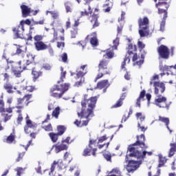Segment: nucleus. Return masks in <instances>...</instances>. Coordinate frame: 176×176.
Here are the masks:
<instances>
[{
    "label": "nucleus",
    "instance_id": "41",
    "mask_svg": "<svg viewBox=\"0 0 176 176\" xmlns=\"http://www.w3.org/2000/svg\"><path fill=\"white\" fill-rule=\"evenodd\" d=\"M64 131H65V127L64 126H58V135H63L64 134Z\"/></svg>",
    "mask_w": 176,
    "mask_h": 176
},
{
    "label": "nucleus",
    "instance_id": "50",
    "mask_svg": "<svg viewBox=\"0 0 176 176\" xmlns=\"http://www.w3.org/2000/svg\"><path fill=\"white\" fill-rule=\"evenodd\" d=\"M105 74H108V71H103V72H99V74L96 76V79H100L102 78V76L105 75Z\"/></svg>",
    "mask_w": 176,
    "mask_h": 176
},
{
    "label": "nucleus",
    "instance_id": "49",
    "mask_svg": "<svg viewBox=\"0 0 176 176\" xmlns=\"http://www.w3.org/2000/svg\"><path fill=\"white\" fill-rule=\"evenodd\" d=\"M61 74H60V80L65 79V75H67V72H64V69L63 67L60 68Z\"/></svg>",
    "mask_w": 176,
    "mask_h": 176
},
{
    "label": "nucleus",
    "instance_id": "17",
    "mask_svg": "<svg viewBox=\"0 0 176 176\" xmlns=\"http://www.w3.org/2000/svg\"><path fill=\"white\" fill-rule=\"evenodd\" d=\"M57 165H58V167L60 170L65 168V165L64 164V163H63V160H58V161H54V162L51 166V173H50V175H52V173H53V171H54V168H55L56 166H57Z\"/></svg>",
    "mask_w": 176,
    "mask_h": 176
},
{
    "label": "nucleus",
    "instance_id": "22",
    "mask_svg": "<svg viewBox=\"0 0 176 176\" xmlns=\"http://www.w3.org/2000/svg\"><path fill=\"white\" fill-rule=\"evenodd\" d=\"M5 112H8V113H12V112H13V110L10 107L5 110V103L3 102V100H0V113H3Z\"/></svg>",
    "mask_w": 176,
    "mask_h": 176
},
{
    "label": "nucleus",
    "instance_id": "53",
    "mask_svg": "<svg viewBox=\"0 0 176 176\" xmlns=\"http://www.w3.org/2000/svg\"><path fill=\"white\" fill-rule=\"evenodd\" d=\"M72 38H76V35H78V29H74L71 31Z\"/></svg>",
    "mask_w": 176,
    "mask_h": 176
},
{
    "label": "nucleus",
    "instance_id": "27",
    "mask_svg": "<svg viewBox=\"0 0 176 176\" xmlns=\"http://www.w3.org/2000/svg\"><path fill=\"white\" fill-rule=\"evenodd\" d=\"M144 97H145V90L140 92V96L136 102V107L141 108V101H144Z\"/></svg>",
    "mask_w": 176,
    "mask_h": 176
},
{
    "label": "nucleus",
    "instance_id": "63",
    "mask_svg": "<svg viewBox=\"0 0 176 176\" xmlns=\"http://www.w3.org/2000/svg\"><path fill=\"white\" fill-rule=\"evenodd\" d=\"M45 131H52L53 130V128H52V125L49 124L48 126H46L44 127Z\"/></svg>",
    "mask_w": 176,
    "mask_h": 176
},
{
    "label": "nucleus",
    "instance_id": "47",
    "mask_svg": "<svg viewBox=\"0 0 176 176\" xmlns=\"http://www.w3.org/2000/svg\"><path fill=\"white\" fill-rule=\"evenodd\" d=\"M111 9H112V4L110 3L109 7L107 6L106 8H103V12H104V13H109Z\"/></svg>",
    "mask_w": 176,
    "mask_h": 176
},
{
    "label": "nucleus",
    "instance_id": "13",
    "mask_svg": "<svg viewBox=\"0 0 176 176\" xmlns=\"http://www.w3.org/2000/svg\"><path fill=\"white\" fill-rule=\"evenodd\" d=\"M52 149L55 153H60V152H63V151H67V149H68V146L61 142L60 143L58 142L52 146Z\"/></svg>",
    "mask_w": 176,
    "mask_h": 176
},
{
    "label": "nucleus",
    "instance_id": "37",
    "mask_svg": "<svg viewBox=\"0 0 176 176\" xmlns=\"http://www.w3.org/2000/svg\"><path fill=\"white\" fill-rule=\"evenodd\" d=\"M156 80H159V75L155 74L153 76V78H151L150 85H155V82H159V81Z\"/></svg>",
    "mask_w": 176,
    "mask_h": 176
},
{
    "label": "nucleus",
    "instance_id": "24",
    "mask_svg": "<svg viewBox=\"0 0 176 176\" xmlns=\"http://www.w3.org/2000/svg\"><path fill=\"white\" fill-rule=\"evenodd\" d=\"M108 87H109L108 80H104L98 83V89H108Z\"/></svg>",
    "mask_w": 176,
    "mask_h": 176
},
{
    "label": "nucleus",
    "instance_id": "39",
    "mask_svg": "<svg viewBox=\"0 0 176 176\" xmlns=\"http://www.w3.org/2000/svg\"><path fill=\"white\" fill-rule=\"evenodd\" d=\"M136 118L140 122H144L145 120V116L142 114V113H137Z\"/></svg>",
    "mask_w": 176,
    "mask_h": 176
},
{
    "label": "nucleus",
    "instance_id": "60",
    "mask_svg": "<svg viewBox=\"0 0 176 176\" xmlns=\"http://www.w3.org/2000/svg\"><path fill=\"white\" fill-rule=\"evenodd\" d=\"M43 68H44V69L46 71H50V69H52V65L47 63L43 65Z\"/></svg>",
    "mask_w": 176,
    "mask_h": 176
},
{
    "label": "nucleus",
    "instance_id": "35",
    "mask_svg": "<svg viewBox=\"0 0 176 176\" xmlns=\"http://www.w3.org/2000/svg\"><path fill=\"white\" fill-rule=\"evenodd\" d=\"M159 157H160V163L158 164V167H163V166H164V163L167 162V159H166L162 155H160Z\"/></svg>",
    "mask_w": 176,
    "mask_h": 176
},
{
    "label": "nucleus",
    "instance_id": "7",
    "mask_svg": "<svg viewBox=\"0 0 176 176\" xmlns=\"http://www.w3.org/2000/svg\"><path fill=\"white\" fill-rule=\"evenodd\" d=\"M87 65H82L79 69H78L76 72V78L80 79V81H78L75 83V86L76 87H79V86H82L83 83H85V75L87 73V70H85V68H86Z\"/></svg>",
    "mask_w": 176,
    "mask_h": 176
},
{
    "label": "nucleus",
    "instance_id": "43",
    "mask_svg": "<svg viewBox=\"0 0 176 176\" xmlns=\"http://www.w3.org/2000/svg\"><path fill=\"white\" fill-rule=\"evenodd\" d=\"M32 75L36 79V78H39V76H41V75H42V73L41 72L36 71L35 69H32Z\"/></svg>",
    "mask_w": 176,
    "mask_h": 176
},
{
    "label": "nucleus",
    "instance_id": "64",
    "mask_svg": "<svg viewBox=\"0 0 176 176\" xmlns=\"http://www.w3.org/2000/svg\"><path fill=\"white\" fill-rule=\"evenodd\" d=\"M138 45L140 49H144V47H145V44H143V43L141 41H138Z\"/></svg>",
    "mask_w": 176,
    "mask_h": 176
},
{
    "label": "nucleus",
    "instance_id": "32",
    "mask_svg": "<svg viewBox=\"0 0 176 176\" xmlns=\"http://www.w3.org/2000/svg\"><path fill=\"white\" fill-rule=\"evenodd\" d=\"M104 57L105 58H113L115 57V54L113 53V51L109 50L106 52V55H104Z\"/></svg>",
    "mask_w": 176,
    "mask_h": 176
},
{
    "label": "nucleus",
    "instance_id": "31",
    "mask_svg": "<svg viewBox=\"0 0 176 176\" xmlns=\"http://www.w3.org/2000/svg\"><path fill=\"white\" fill-rule=\"evenodd\" d=\"M108 138H107V135H104L98 138V144L99 149H101L102 148L103 146H105V144H102V142L106 141V140Z\"/></svg>",
    "mask_w": 176,
    "mask_h": 176
},
{
    "label": "nucleus",
    "instance_id": "38",
    "mask_svg": "<svg viewBox=\"0 0 176 176\" xmlns=\"http://www.w3.org/2000/svg\"><path fill=\"white\" fill-rule=\"evenodd\" d=\"M60 115V107H56L52 112V116L58 119V116Z\"/></svg>",
    "mask_w": 176,
    "mask_h": 176
},
{
    "label": "nucleus",
    "instance_id": "10",
    "mask_svg": "<svg viewBox=\"0 0 176 176\" xmlns=\"http://www.w3.org/2000/svg\"><path fill=\"white\" fill-rule=\"evenodd\" d=\"M140 164H141V160L140 159L138 161L131 160L126 165V169L128 173H133V171H135L140 167Z\"/></svg>",
    "mask_w": 176,
    "mask_h": 176
},
{
    "label": "nucleus",
    "instance_id": "58",
    "mask_svg": "<svg viewBox=\"0 0 176 176\" xmlns=\"http://www.w3.org/2000/svg\"><path fill=\"white\" fill-rule=\"evenodd\" d=\"M32 21L33 22V23L36 25L38 24H39L40 25H42L44 24L45 21L42 20V21H35L34 19H32Z\"/></svg>",
    "mask_w": 176,
    "mask_h": 176
},
{
    "label": "nucleus",
    "instance_id": "51",
    "mask_svg": "<svg viewBox=\"0 0 176 176\" xmlns=\"http://www.w3.org/2000/svg\"><path fill=\"white\" fill-rule=\"evenodd\" d=\"M61 58L63 63H67V60H68V55L67 53H63L61 56Z\"/></svg>",
    "mask_w": 176,
    "mask_h": 176
},
{
    "label": "nucleus",
    "instance_id": "26",
    "mask_svg": "<svg viewBox=\"0 0 176 176\" xmlns=\"http://www.w3.org/2000/svg\"><path fill=\"white\" fill-rule=\"evenodd\" d=\"M107 65H108V63L107 60H100L99 63V72H102L104 71H107Z\"/></svg>",
    "mask_w": 176,
    "mask_h": 176
},
{
    "label": "nucleus",
    "instance_id": "14",
    "mask_svg": "<svg viewBox=\"0 0 176 176\" xmlns=\"http://www.w3.org/2000/svg\"><path fill=\"white\" fill-rule=\"evenodd\" d=\"M157 51L160 57H162V58H165V59L168 58L170 56V52L168 51V48L166 46L161 45L157 49Z\"/></svg>",
    "mask_w": 176,
    "mask_h": 176
},
{
    "label": "nucleus",
    "instance_id": "4",
    "mask_svg": "<svg viewBox=\"0 0 176 176\" xmlns=\"http://www.w3.org/2000/svg\"><path fill=\"white\" fill-rule=\"evenodd\" d=\"M8 66L6 67V71H8L9 68L11 67L12 74H13L14 76L16 78H20L21 76V73L25 67L21 65V61L14 62L13 60H7Z\"/></svg>",
    "mask_w": 176,
    "mask_h": 176
},
{
    "label": "nucleus",
    "instance_id": "3",
    "mask_svg": "<svg viewBox=\"0 0 176 176\" xmlns=\"http://www.w3.org/2000/svg\"><path fill=\"white\" fill-rule=\"evenodd\" d=\"M126 50L128 54L133 57L132 60L133 62V65H138L140 68V67L144 64V55L142 54L141 57L138 56V55L135 54V52H137V46L133 45V44L128 45Z\"/></svg>",
    "mask_w": 176,
    "mask_h": 176
},
{
    "label": "nucleus",
    "instance_id": "44",
    "mask_svg": "<svg viewBox=\"0 0 176 176\" xmlns=\"http://www.w3.org/2000/svg\"><path fill=\"white\" fill-rule=\"evenodd\" d=\"M172 68H174V69H176V65H175L174 66H164L163 71L164 72H166L167 71H170Z\"/></svg>",
    "mask_w": 176,
    "mask_h": 176
},
{
    "label": "nucleus",
    "instance_id": "61",
    "mask_svg": "<svg viewBox=\"0 0 176 176\" xmlns=\"http://www.w3.org/2000/svg\"><path fill=\"white\" fill-rule=\"evenodd\" d=\"M53 30H54V39L52 40L51 42H56V41H58V38H57V32H56L54 28H53Z\"/></svg>",
    "mask_w": 176,
    "mask_h": 176
},
{
    "label": "nucleus",
    "instance_id": "48",
    "mask_svg": "<svg viewBox=\"0 0 176 176\" xmlns=\"http://www.w3.org/2000/svg\"><path fill=\"white\" fill-rule=\"evenodd\" d=\"M16 176H21V174H23V173H24V168H17L16 169Z\"/></svg>",
    "mask_w": 176,
    "mask_h": 176
},
{
    "label": "nucleus",
    "instance_id": "52",
    "mask_svg": "<svg viewBox=\"0 0 176 176\" xmlns=\"http://www.w3.org/2000/svg\"><path fill=\"white\" fill-rule=\"evenodd\" d=\"M126 63H130V57L127 56L124 59V61L122 63V68H124V65H126Z\"/></svg>",
    "mask_w": 176,
    "mask_h": 176
},
{
    "label": "nucleus",
    "instance_id": "16",
    "mask_svg": "<svg viewBox=\"0 0 176 176\" xmlns=\"http://www.w3.org/2000/svg\"><path fill=\"white\" fill-rule=\"evenodd\" d=\"M26 124L27 126L25 127V132L26 134L31 133V131L29 130L30 129H35V127H36V124L32 123V121L30 120L28 115L26 116Z\"/></svg>",
    "mask_w": 176,
    "mask_h": 176
},
{
    "label": "nucleus",
    "instance_id": "56",
    "mask_svg": "<svg viewBox=\"0 0 176 176\" xmlns=\"http://www.w3.org/2000/svg\"><path fill=\"white\" fill-rule=\"evenodd\" d=\"M146 97L147 98V107H149L150 104H151V98H152V95H151V94H147L146 95Z\"/></svg>",
    "mask_w": 176,
    "mask_h": 176
},
{
    "label": "nucleus",
    "instance_id": "40",
    "mask_svg": "<svg viewBox=\"0 0 176 176\" xmlns=\"http://www.w3.org/2000/svg\"><path fill=\"white\" fill-rule=\"evenodd\" d=\"M113 46L112 47V50H117L118 46H119V38H116L113 41Z\"/></svg>",
    "mask_w": 176,
    "mask_h": 176
},
{
    "label": "nucleus",
    "instance_id": "57",
    "mask_svg": "<svg viewBox=\"0 0 176 176\" xmlns=\"http://www.w3.org/2000/svg\"><path fill=\"white\" fill-rule=\"evenodd\" d=\"M122 104L123 101L120 99L114 105V108H119V107H122Z\"/></svg>",
    "mask_w": 176,
    "mask_h": 176
},
{
    "label": "nucleus",
    "instance_id": "8",
    "mask_svg": "<svg viewBox=\"0 0 176 176\" xmlns=\"http://www.w3.org/2000/svg\"><path fill=\"white\" fill-rule=\"evenodd\" d=\"M154 104L159 108H166V109L169 108L168 104H167V98L159 94L155 98Z\"/></svg>",
    "mask_w": 176,
    "mask_h": 176
},
{
    "label": "nucleus",
    "instance_id": "19",
    "mask_svg": "<svg viewBox=\"0 0 176 176\" xmlns=\"http://www.w3.org/2000/svg\"><path fill=\"white\" fill-rule=\"evenodd\" d=\"M21 9L22 10V16L23 17H28L31 13H32V10L31 8H28L27 6H21Z\"/></svg>",
    "mask_w": 176,
    "mask_h": 176
},
{
    "label": "nucleus",
    "instance_id": "1",
    "mask_svg": "<svg viewBox=\"0 0 176 176\" xmlns=\"http://www.w3.org/2000/svg\"><path fill=\"white\" fill-rule=\"evenodd\" d=\"M87 96H84V100L81 102V111H78V118H81L82 121L76 120L74 124L77 127H82V126H87L90 118H93V110L96 108L97 103V96L91 97L87 100Z\"/></svg>",
    "mask_w": 176,
    "mask_h": 176
},
{
    "label": "nucleus",
    "instance_id": "36",
    "mask_svg": "<svg viewBox=\"0 0 176 176\" xmlns=\"http://www.w3.org/2000/svg\"><path fill=\"white\" fill-rule=\"evenodd\" d=\"M51 14L52 17L54 19H58V12L56 11H46V14Z\"/></svg>",
    "mask_w": 176,
    "mask_h": 176
},
{
    "label": "nucleus",
    "instance_id": "20",
    "mask_svg": "<svg viewBox=\"0 0 176 176\" xmlns=\"http://www.w3.org/2000/svg\"><path fill=\"white\" fill-rule=\"evenodd\" d=\"M34 58L35 56H34V55L28 53L26 54V56L23 57V61L25 63L26 65H30V64H32V63H34Z\"/></svg>",
    "mask_w": 176,
    "mask_h": 176
},
{
    "label": "nucleus",
    "instance_id": "11",
    "mask_svg": "<svg viewBox=\"0 0 176 176\" xmlns=\"http://www.w3.org/2000/svg\"><path fill=\"white\" fill-rule=\"evenodd\" d=\"M153 86L154 87V93L155 96L159 95V91L163 94L166 91V84H164V82H154V85H153Z\"/></svg>",
    "mask_w": 176,
    "mask_h": 176
},
{
    "label": "nucleus",
    "instance_id": "34",
    "mask_svg": "<svg viewBox=\"0 0 176 176\" xmlns=\"http://www.w3.org/2000/svg\"><path fill=\"white\" fill-rule=\"evenodd\" d=\"M159 120L160 122H162L163 123H165L168 130H170V128L168 127V123H170V120L168 118L160 117Z\"/></svg>",
    "mask_w": 176,
    "mask_h": 176
},
{
    "label": "nucleus",
    "instance_id": "62",
    "mask_svg": "<svg viewBox=\"0 0 176 176\" xmlns=\"http://www.w3.org/2000/svg\"><path fill=\"white\" fill-rule=\"evenodd\" d=\"M64 46H65L64 42L58 41L57 47H58L59 49H63L64 47Z\"/></svg>",
    "mask_w": 176,
    "mask_h": 176
},
{
    "label": "nucleus",
    "instance_id": "55",
    "mask_svg": "<svg viewBox=\"0 0 176 176\" xmlns=\"http://www.w3.org/2000/svg\"><path fill=\"white\" fill-rule=\"evenodd\" d=\"M34 39L36 42H41L43 39V37L41 35H36L34 37Z\"/></svg>",
    "mask_w": 176,
    "mask_h": 176
},
{
    "label": "nucleus",
    "instance_id": "25",
    "mask_svg": "<svg viewBox=\"0 0 176 176\" xmlns=\"http://www.w3.org/2000/svg\"><path fill=\"white\" fill-rule=\"evenodd\" d=\"M164 1L167 0H159L158 3L155 5L156 8H157V9H162V7L164 5L166 9H168V8L170 7V4Z\"/></svg>",
    "mask_w": 176,
    "mask_h": 176
},
{
    "label": "nucleus",
    "instance_id": "59",
    "mask_svg": "<svg viewBox=\"0 0 176 176\" xmlns=\"http://www.w3.org/2000/svg\"><path fill=\"white\" fill-rule=\"evenodd\" d=\"M138 130H140V131H146V128H145L144 126H141V124L140 123V122H138Z\"/></svg>",
    "mask_w": 176,
    "mask_h": 176
},
{
    "label": "nucleus",
    "instance_id": "15",
    "mask_svg": "<svg viewBox=\"0 0 176 176\" xmlns=\"http://www.w3.org/2000/svg\"><path fill=\"white\" fill-rule=\"evenodd\" d=\"M13 31L16 38H23L24 32V21H21L18 28H14Z\"/></svg>",
    "mask_w": 176,
    "mask_h": 176
},
{
    "label": "nucleus",
    "instance_id": "23",
    "mask_svg": "<svg viewBox=\"0 0 176 176\" xmlns=\"http://www.w3.org/2000/svg\"><path fill=\"white\" fill-rule=\"evenodd\" d=\"M88 36L91 37V44L92 46H97L98 45V40L97 39V33L94 32L91 35H89Z\"/></svg>",
    "mask_w": 176,
    "mask_h": 176
},
{
    "label": "nucleus",
    "instance_id": "45",
    "mask_svg": "<svg viewBox=\"0 0 176 176\" xmlns=\"http://www.w3.org/2000/svg\"><path fill=\"white\" fill-rule=\"evenodd\" d=\"M111 4V8L113 6V0H106V3L103 5V8L109 7V5Z\"/></svg>",
    "mask_w": 176,
    "mask_h": 176
},
{
    "label": "nucleus",
    "instance_id": "33",
    "mask_svg": "<svg viewBox=\"0 0 176 176\" xmlns=\"http://www.w3.org/2000/svg\"><path fill=\"white\" fill-rule=\"evenodd\" d=\"M49 135L52 142H57V140H58V133H50Z\"/></svg>",
    "mask_w": 176,
    "mask_h": 176
},
{
    "label": "nucleus",
    "instance_id": "29",
    "mask_svg": "<svg viewBox=\"0 0 176 176\" xmlns=\"http://www.w3.org/2000/svg\"><path fill=\"white\" fill-rule=\"evenodd\" d=\"M3 87L5 90H6L7 93H9L10 94H12L13 93V85H12L10 82H7L4 84Z\"/></svg>",
    "mask_w": 176,
    "mask_h": 176
},
{
    "label": "nucleus",
    "instance_id": "9",
    "mask_svg": "<svg viewBox=\"0 0 176 176\" xmlns=\"http://www.w3.org/2000/svg\"><path fill=\"white\" fill-rule=\"evenodd\" d=\"M94 146H96V140H90L88 148L84 150L83 156H91V155L96 156L97 148H94Z\"/></svg>",
    "mask_w": 176,
    "mask_h": 176
},
{
    "label": "nucleus",
    "instance_id": "6",
    "mask_svg": "<svg viewBox=\"0 0 176 176\" xmlns=\"http://www.w3.org/2000/svg\"><path fill=\"white\" fill-rule=\"evenodd\" d=\"M138 23L140 27L139 34L141 38L149 35V32L146 30V28H148V24H149V19H148L146 17L140 19Z\"/></svg>",
    "mask_w": 176,
    "mask_h": 176
},
{
    "label": "nucleus",
    "instance_id": "28",
    "mask_svg": "<svg viewBox=\"0 0 176 176\" xmlns=\"http://www.w3.org/2000/svg\"><path fill=\"white\" fill-rule=\"evenodd\" d=\"M87 10H85V11H81L80 12V17H83V16H89V14H91L93 12L91 10V7H90V6H87Z\"/></svg>",
    "mask_w": 176,
    "mask_h": 176
},
{
    "label": "nucleus",
    "instance_id": "30",
    "mask_svg": "<svg viewBox=\"0 0 176 176\" xmlns=\"http://www.w3.org/2000/svg\"><path fill=\"white\" fill-rule=\"evenodd\" d=\"M110 175L108 176H122V172L120 171V169H119L118 168H114L111 170V171L110 172Z\"/></svg>",
    "mask_w": 176,
    "mask_h": 176
},
{
    "label": "nucleus",
    "instance_id": "2",
    "mask_svg": "<svg viewBox=\"0 0 176 176\" xmlns=\"http://www.w3.org/2000/svg\"><path fill=\"white\" fill-rule=\"evenodd\" d=\"M138 140L136 143L133 145H130L128 147L127 154L125 158L126 162H129V156L130 157H137L140 160H142L145 157V155H148V156H151L152 155V152H146V151H140L138 149L140 148H146L144 142L145 141V135H140L137 137Z\"/></svg>",
    "mask_w": 176,
    "mask_h": 176
},
{
    "label": "nucleus",
    "instance_id": "18",
    "mask_svg": "<svg viewBox=\"0 0 176 176\" xmlns=\"http://www.w3.org/2000/svg\"><path fill=\"white\" fill-rule=\"evenodd\" d=\"M36 50H46V49H49L50 47V44L48 45L45 44V43L42 41H37L34 43Z\"/></svg>",
    "mask_w": 176,
    "mask_h": 176
},
{
    "label": "nucleus",
    "instance_id": "5",
    "mask_svg": "<svg viewBox=\"0 0 176 176\" xmlns=\"http://www.w3.org/2000/svg\"><path fill=\"white\" fill-rule=\"evenodd\" d=\"M69 89V84L68 83H61L58 82V85L54 86L50 91V94L52 97H55V98H61L65 91H67Z\"/></svg>",
    "mask_w": 176,
    "mask_h": 176
},
{
    "label": "nucleus",
    "instance_id": "42",
    "mask_svg": "<svg viewBox=\"0 0 176 176\" xmlns=\"http://www.w3.org/2000/svg\"><path fill=\"white\" fill-rule=\"evenodd\" d=\"M14 141V135L11 134L6 139L7 144H12Z\"/></svg>",
    "mask_w": 176,
    "mask_h": 176
},
{
    "label": "nucleus",
    "instance_id": "46",
    "mask_svg": "<svg viewBox=\"0 0 176 176\" xmlns=\"http://www.w3.org/2000/svg\"><path fill=\"white\" fill-rule=\"evenodd\" d=\"M104 159L107 160V162H111V159L112 157V155L109 153H105L103 154Z\"/></svg>",
    "mask_w": 176,
    "mask_h": 176
},
{
    "label": "nucleus",
    "instance_id": "54",
    "mask_svg": "<svg viewBox=\"0 0 176 176\" xmlns=\"http://www.w3.org/2000/svg\"><path fill=\"white\" fill-rule=\"evenodd\" d=\"M23 90H27V91H30V93L34 91V87L32 86H26L25 88H22Z\"/></svg>",
    "mask_w": 176,
    "mask_h": 176
},
{
    "label": "nucleus",
    "instance_id": "21",
    "mask_svg": "<svg viewBox=\"0 0 176 176\" xmlns=\"http://www.w3.org/2000/svg\"><path fill=\"white\" fill-rule=\"evenodd\" d=\"M98 19V15L96 14H92L89 17V20H90L91 24H93L94 28H96V27H98L100 25Z\"/></svg>",
    "mask_w": 176,
    "mask_h": 176
},
{
    "label": "nucleus",
    "instance_id": "12",
    "mask_svg": "<svg viewBox=\"0 0 176 176\" xmlns=\"http://www.w3.org/2000/svg\"><path fill=\"white\" fill-rule=\"evenodd\" d=\"M158 13L159 14H162V13H164V20L160 23V31L164 32V25H166V19H167V9L164 6V5H162L161 9L158 8Z\"/></svg>",
    "mask_w": 176,
    "mask_h": 176
}]
</instances>
